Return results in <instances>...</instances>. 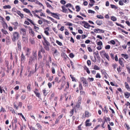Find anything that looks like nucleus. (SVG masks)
<instances>
[{
    "mask_svg": "<svg viewBox=\"0 0 130 130\" xmlns=\"http://www.w3.org/2000/svg\"><path fill=\"white\" fill-rule=\"evenodd\" d=\"M1 30L2 32L5 34L6 35L7 34H8L6 30H4L3 29H2Z\"/></svg>",
    "mask_w": 130,
    "mask_h": 130,
    "instance_id": "nucleus-29",
    "label": "nucleus"
},
{
    "mask_svg": "<svg viewBox=\"0 0 130 130\" xmlns=\"http://www.w3.org/2000/svg\"><path fill=\"white\" fill-rule=\"evenodd\" d=\"M122 59H123V58L122 59L119 58V62L120 65L122 67H124V64L123 62Z\"/></svg>",
    "mask_w": 130,
    "mask_h": 130,
    "instance_id": "nucleus-12",
    "label": "nucleus"
},
{
    "mask_svg": "<svg viewBox=\"0 0 130 130\" xmlns=\"http://www.w3.org/2000/svg\"><path fill=\"white\" fill-rule=\"evenodd\" d=\"M97 45H99L100 46H101L103 45V43L101 41H100L99 42H98L97 43Z\"/></svg>",
    "mask_w": 130,
    "mask_h": 130,
    "instance_id": "nucleus-45",
    "label": "nucleus"
},
{
    "mask_svg": "<svg viewBox=\"0 0 130 130\" xmlns=\"http://www.w3.org/2000/svg\"><path fill=\"white\" fill-rule=\"evenodd\" d=\"M125 87L127 89V90H130V87L128 84L126 83L125 82Z\"/></svg>",
    "mask_w": 130,
    "mask_h": 130,
    "instance_id": "nucleus-14",
    "label": "nucleus"
},
{
    "mask_svg": "<svg viewBox=\"0 0 130 130\" xmlns=\"http://www.w3.org/2000/svg\"><path fill=\"white\" fill-rule=\"evenodd\" d=\"M74 109H72V110H71L70 111V116L71 117L72 116V115H73V113H74Z\"/></svg>",
    "mask_w": 130,
    "mask_h": 130,
    "instance_id": "nucleus-42",
    "label": "nucleus"
},
{
    "mask_svg": "<svg viewBox=\"0 0 130 130\" xmlns=\"http://www.w3.org/2000/svg\"><path fill=\"white\" fill-rule=\"evenodd\" d=\"M78 32L80 34H82L83 32V30L81 29H79L78 30Z\"/></svg>",
    "mask_w": 130,
    "mask_h": 130,
    "instance_id": "nucleus-63",
    "label": "nucleus"
},
{
    "mask_svg": "<svg viewBox=\"0 0 130 130\" xmlns=\"http://www.w3.org/2000/svg\"><path fill=\"white\" fill-rule=\"evenodd\" d=\"M17 13L21 17V18H23L24 15L20 11H17Z\"/></svg>",
    "mask_w": 130,
    "mask_h": 130,
    "instance_id": "nucleus-13",
    "label": "nucleus"
},
{
    "mask_svg": "<svg viewBox=\"0 0 130 130\" xmlns=\"http://www.w3.org/2000/svg\"><path fill=\"white\" fill-rule=\"evenodd\" d=\"M96 17L100 19H103L104 18V17L101 15H96Z\"/></svg>",
    "mask_w": 130,
    "mask_h": 130,
    "instance_id": "nucleus-30",
    "label": "nucleus"
},
{
    "mask_svg": "<svg viewBox=\"0 0 130 130\" xmlns=\"http://www.w3.org/2000/svg\"><path fill=\"white\" fill-rule=\"evenodd\" d=\"M79 90H80L83 89V87L82 84L81 83H80L79 84Z\"/></svg>",
    "mask_w": 130,
    "mask_h": 130,
    "instance_id": "nucleus-38",
    "label": "nucleus"
},
{
    "mask_svg": "<svg viewBox=\"0 0 130 130\" xmlns=\"http://www.w3.org/2000/svg\"><path fill=\"white\" fill-rule=\"evenodd\" d=\"M20 31L21 33H22L21 31L22 32V34H23V36L26 35V30L24 28H21L20 29Z\"/></svg>",
    "mask_w": 130,
    "mask_h": 130,
    "instance_id": "nucleus-9",
    "label": "nucleus"
},
{
    "mask_svg": "<svg viewBox=\"0 0 130 130\" xmlns=\"http://www.w3.org/2000/svg\"><path fill=\"white\" fill-rule=\"evenodd\" d=\"M30 50L28 48H27L26 51V55L28 56L30 54Z\"/></svg>",
    "mask_w": 130,
    "mask_h": 130,
    "instance_id": "nucleus-20",
    "label": "nucleus"
},
{
    "mask_svg": "<svg viewBox=\"0 0 130 130\" xmlns=\"http://www.w3.org/2000/svg\"><path fill=\"white\" fill-rule=\"evenodd\" d=\"M85 125L86 126H90L91 125V123H85Z\"/></svg>",
    "mask_w": 130,
    "mask_h": 130,
    "instance_id": "nucleus-46",
    "label": "nucleus"
},
{
    "mask_svg": "<svg viewBox=\"0 0 130 130\" xmlns=\"http://www.w3.org/2000/svg\"><path fill=\"white\" fill-rule=\"evenodd\" d=\"M4 112L5 111V110L4 109L3 107H2L1 108L0 112Z\"/></svg>",
    "mask_w": 130,
    "mask_h": 130,
    "instance_id": "nucleus-62",
    "label": "nucleus"
},
{
    "mask_svg": "<svg viewBox=\"0 0 130 130\" xmlns=\"http://www.w3.org/2000/svg\"><path fill=\"white\" fill-rule=\"evenodd\" d=\"M110 6L112 8L115 9H117V7L116 5H113L111 4Z\"/></svg>",
    "mask_w": 130,
    "mask_h": 130,
    "instance_id": "nucleus-32",
    "label": "nucleus"
},
{
    "mask_svg": "<svg viewBox=\"0 0 130 130\" xmlns=\"http://www.w3.org/2000/svg\"><path fill=\"white\" fill-rule=\"evenodd\" d=\"M87 63L88 66H90L91 64V62L90 60H88L87 61Z\"/></svg>",
    "mask_w": 130,
    "mask_h": 130,
    "instance_id": "nucleus-58",
    "label": "nucleus"
},
{
    "mask_svg": "<svg viewBox=\"0 0 130 130\" xmlns=\"http://www.w3.org/2000/svg\"><path fill=\"white\" fill-rule=\"evenodd\" d=\"M21 61H24L25 60V56L24 55L23 53L22 52V54L21 56Z\"/></svg>",
    "mask_w": 130,
    "mask_h": 130,
    "instance_id": "nucleus-19",
    "label": "nucleus"
},
{
    "mask_svg": "<svg viewBox=\"0 0 130 130\" xmlns=\"http://www.w3.org/2000/svg\"><path fill=\"white\" fill-rule=\"evenodd\" d=\"M69 56L71 58H73L74 57V55L73 53H71L69 54Z\"/></svg>",
    "mask_w": 130,
    "mask_h": 130,
    "instance_id": "nucleus-56",
    "label": "nucleus"
},
{
    "mask_svg": "<svg viewBox=\"0 0 130 130\" xmlns=\"http://www.w3.org/2000/svg\"><path fill=\"white\" fill-rule=\"evenodd\" d=\"M106 54L104 50H102L100 52V54L101 56H105V55Z\"/></svg>",
    "mask_w": 130,
    "mask_h": 130,
    "instance_id": "nucleus-21",
    "label": "nucleus"
},
{
    "mask_svg": "<svg viewBox=\"0 0 130 130\" xmlns=\"http://www.w3.org/2000/svg\"><path fill=\"white\" fill-rule=\"evenodd\" d=\"M96 77L97 78H101V76L100 75V74L99 73H98L96 75Z\"/></svg>",
    "mask_w": 130,
    "mask_h": 130,
    "instance_id": "nucleus-60",
    "label": "nucleus"
},
{
    "mask_svg": "<svg viewBox=\"0 0 130 130\" xmlns=\"http://www.w3.org/2000/svg\"><path fill=\"white\" fill-rule=\"evenodd\" d=\"M104 56L108 60H109V57L107 54H105Z\"/></svg>",
    "mask_w": 130,
    "mask_h": 130,
    "instance_id": "nucleus-59",
    "label": "nucleus"
},
{
    "mask_svg": "<svg viewBox=\"0 0 130 130\" xmlns=\"http://www.w3.org/2000/svg\"><path fill=\"white\" fill-rule=\"evenodd\" d=\"M22 40L25 43H27L28 42L27 37L26 35L23 36H22Z\"/></svg>",
    "mask_w": 130,
    "mask_h": 130,
    "instance_id": "nucleus-3",
    "label": "nucleus"
},
{
    "mask_svg": "<svg viewBox=\"0 0 130 130\" xmlns=\"http://www.w3.org/2000/svg\"><path fill=\"white\" fill-rule=\"evenodd\" d=\"M46 5L47 7H48L50 8H51V9H53V7L48 3H46Z\"/></svg>",
    "mask_w": 130,
    "mask_h": 130,
    "instance_id": "nucleus-24",
    "label": "nucleus"
},
{
    "mask_svg": "<svg viewBox=\"0 0 130 130\" xmlns=\"http://www.w3.org/2000/svg\"><path fill=\"white\" fill-rule=\"evenodd\" d=\"M71 6H72V5L70 3H68V4H67L66 5V7H71Z\"/></svg>",
    "mask_w": 130,
    "mask_h": 130,
    "instance_id": "nucleus-49",
    "label": "nucleus"
},
{
    "mask_svg": "<svg viewBox=\"0 0 130 130\" xmlns=\"http://www.w3.org/2000/svg\"><path fill=\"white\" fill-rule=\"evenodd\" d=\"M56 43L60 46H61L62 45V43L58 40L56 41Z\"/></svg>",
    "mask_w": 130,
    "mask_h": 130,
    "instance_id": "nucleus-43",
    "label": "nucleus"
},
{
    "mask_svg": "<svg viewBox=\"0 0 130 130\" xmlns=\"http://www.w3.org/2000/svg\"><path fill=\"white\" fill-rule=\"evenodd\" d=\"M110 46L109 45H107L105 47V48L106 49H110Z\"/></svg>",
    "mask_w": 130,
    "mask_h": 130,
    "instance_id": "nucleus-52",
    "label": "nucleus"
},
{
    "mask_svg": "<svg viewBox=\"0 0 130 130\" xmlns=\"http://www.w3.org/2000/svg\"><path fill=\"white\" fill-rule=\"evenodd\" d=\"M37 54L36 52H35L33 54V58H34L35 59H37Z\"/></svg>",
    "mask_w": 130,
    "mask_h": 130,
    "instance_id": "nucleus-35",
    "label": "nucleus"
},
{
    "mask_svg": "<svg viewBox=\"0 0 130 130\" xmlns=\"http://www.w3.org/2000/svg\"><path fill=\"white\" fill-rule=\"evenodd\" d=\"M17 46L18 50L20 51L21 50V41L20 40H18L17 42Z\"/></svg>",
    "mask_w": 130,
    "mask_h": 130,
    "instance_id": "nucleus-7",
    "label": "nucleus"
},
{
    "mask_svg": "<svg viewBox=\"0 0 130 130\" xmlns=\"http://www.w3.org/2000/svg\"><path fill=\"white\" fill-rule=\"evenodd\" d=\"M42 43L44 45H45V44H46L47 45H49V43L46 40H44L43 41Z\"/></svg>",
    "mask_w": 130,
    "mask_h": 130,
    "instance_id": "nucleus-17",
    "label": "nucleus"
},
{
    "mask_svg": "<svg viewBox=\"0 0 130 130\" xmlns=\"http://www.w3.org/2000/svg\"><path fill=\"white\" fill-rule=\"evenodd\" d=\"M88 12L89 13H91L94 14L95 13V12L92 10H88Z\"/></svg>",
    "mask_w": 130,
    "mask_h": 130,
    "instance_id": "nucleus-50",
    "label": "nucleus"
},
{
    "mask_svg": "<svg viewBox=\"0 0 130 130\" xmlns=\"http://www.w3.org/2000/svg\"><path fill=\"white\" fill-rule=\"evenodd\" d=\"M50 13L52 14V15L54 18L57 19H59L60 18L57 15V14L56 13H55L52 12H51Z\"/></svg>",
    "mask_w": 130,
    "mask_h": 130,
    "instance_id": "nucleus-8",
    "label": "nucleus"
},
{
    "mask_svg": "<svg viewBox=\"0 0 130 130\" xmlns=\"http://www.w3.org/2000/svg\"><path fill=\"white\" fill-rule=\"evenodd\" d=\"M36 126H37V127L39 129V130H40V128H41V126L40 125V124L39 123H37L36 124Z\"/></svg>",
    "mask_w": 130,
    "mask_h": 130,
    "instance_id": "nucleus-57",
    "label": "nucleus"
},
{
    "mask_svg": "<svg viewBox=\"0 0 130 130\" xmlns=\"http://www.w3.org/2000/svg\"><path fill=\"white\" fill-rule=\"evenodd\" d=\"M52 73L54 74L55 73V68L54 67H52Z\"/></svg>",
    "mask_w": 130,
    "mask_h": 130,
    "instance_id": "nucleus-47",
    "label": "nucleus"
},
{
    "mask_svg": "<svg viewBox=\"0 0 130 130\" xmlns=\"http://www.w3.org/2000/svg\"><path fill=\"white\" fill-rule=\"evenodd\" d=\"M121 56H123L124 58L126 59H127L128 58V56L127 55L122 54H121Z\"/></svg>",
    "mask_w": 130,
    "mask_h": 130,
    "instance_id": "nucleus-26",
    "label": "nucleus"
},
{
    "mask_svg": "<svg viewBox=\"0 0 130 130\" xmlns=\"http://www.w3.org/2000/svg\"><path fill=\"white\" fill-rule=\"evenodd\" d=\"M3 26H4L6 27H7V24L4 21V23H3Z\"/></svg>",
    "mask_w": 130,
    "mask_h": 130,
    "instance_id": "nucleus-61",
    "label": "nucleus"
},
{
    "mask_svg": "<svg viewBox=\"0 0 130 130\" xmlns=\"http://www.w3.org/2000/svg\"><path fill=\"white\" fill-rule=\"evenodd\" d=\"M88 80H89V81L92 82L94 80V78H90L89 77L88 79Z\"/></svg>",
    "mask_w": 130,
    "mask_h": 130,
    "instance_id": "nucleus-51",
    "label": "nucleus"
},
{
    "mask_svg": "<svg viewBox=\"0 0 130 130\" xmlns=\"http://www.w3.org/2000/svg\"><path fill=\"white\" fill-rule=\"evenodd\" d=\"M62 9L63 12L66 13H68L67 9L66 8L62 6Z\"/></svg>",
    "mask_w": 130,
    "mask_h": 130,
    "instance_id": "nucleus-11",
    "label": "nucleus"
},
{
    "mask_svg": "<svg viewBox=\"0 0 130 130\" xmlns=\"http://www.w3.org/2000/svg\"><path fill=\"white\" fill-rule=\"evenodd\" d=\"M94 69L95 70H99L100 69V68L99 67L97 66L96 65H95L94 67Z\"/></svg>",
    "mask_w": 130,
    "mask_h": 130,
    "instance_id": "nucleus-27",
    "label": "nucleus"
},
{
    "mask_svg": "<svg viewBox=\"0 0 130 130\" xmlns=\"http://www.w3.org/2000/svg\"><path fill=\"white\" fill-rule=\"evenodd\" d=\"M86 69H85V70H86V71H87V72L88 74H89L90 73V71L89 70V69L88 68H87L86 67Z\"/></svg>",
    "mask_w": 130,
    "mask_h": 130,
    "instance_id": "nucleus-55",
    "label": "nucleus"
},
{
    "mask_svg": "<svg viewBox=\"0 0 130 130\" xmlns=\"http://www.w3.org/2000/svg\"><path fill=\"white\" fill-rule=\"evenodd\" d=\"M80 80L81 82H83L84 86H86L87 85L88 83H87V80L86 78L84 77H82L80 78Z\"/></svg>",
    "mask_w": 130,
    "mask_h": 130,
    "instance_id": "nucleus-2",
    "label": "nucleus"
},
{
    "mask_svg": "<svg viewBox=\"0 0 130 130\" xmlns=\"http://www.w3.org/2000/svg\"><path fill=\"white\" fill-rule=\"evenodd\" d=\"M106 121V119L105 118V121H104L103 122V123L102 124V126L103 128H104L105 127L104 126V125Z\"/></svg>",
    "mask_w": 130,
    "mask_h": 130,
    "instance_id": "nucleus-31",
    "label": "nucleus"
},
{
    "mask_svg": "<svg viewBox=\"0 0 130 130\" xmlns=\"http://www.w3.org/2000/svg\"><path fill=\"white\" fill-rule=\"evenodd\" d=\"M66 25L70 26H72L73 25V24L71 23H70L69 22H67V23L66 24Z\"/></svg>",
    "mask_w": 130,
    "mask_h": 130,
    "instance_id": "nucleus-48",
    "label": "nucleus"
},
{
    "mask_svg": "<svg viewBox=\"0 0 130 130\" xmlns=\"http://www.w3.org/2000/svg\"><path fill=\"white\" fill-rule=\"evenodd\" d=\"M125 125L127 127V130H129V129H130V128L129 127V126L126 123L125 124Z\"/></svg>",
    "mask_w": 130,
    "mask_h": 130,
    "instance_id": "nucleus-64",
    "label": "nucleus"
},
{
    "mask_svg": "<svg viewBox=\"0 0 130 130\" xmlns=\"http://www.w3.org/2000/svg\"><path fill=\"white\" fill-rule=\"evenodd\" d=\"M29 32L30 35L33 37L34 35V32L32 29H30L29 30Z\"/></svg>",
    "mask_w": 130,
    "mask_h": 130,
    "instance_id": "nucleus-15",
    "label": "nucleus"
},
{
    "mask_svg": "<svg viewBox=\"0 0 130 130\" xmlns=\"http://www.w3.org/2000/svg\"><path fill=\"white\" fill-rule=\"evenodd\" d=\"M3 8L4 9H10L11 8V6L10 5H5L4 6Z\"/></svg>",
    "mask_w": 130,
    "mask_h": 130,
    "instance_id": "nucleus-22",
    "label": "nucleus"
},
{
    "mask_svg": "<svg viewBox=\"0 0 130 130\" xmlns=\"http://www.w3.org/2000/svg\"><path fill=\"white\" fill-rule=\"evenodd\" d=\"M111 20L114 21H116L117 20L116 18L114 16L111 17Z\"/></svg>",
    "mask_w": 130,
    "mask_h": 130,
    "instance_id": "nucleus-34",
    "label": "nucleus"
},
{
    "mask_svg": "<svg viewBox=\"0 0 130 130\" xmlns=\"http://www.w3.org/2000/svg\"><path fill=\"white\" fill-rule=\"evenodd\" d=\"M85 116L86 117H88L89 116V112L87 111H86L85 112Z\"/></svg>",
    "mask_w": 130,
    "mask_h": 130,
    "instance_id": "nucleus-37",
    "label": "nucleus"
},
{
    "mask_svg": "<svg viewBox=\"0 0 130 130\" xmlns=\"http://www.w3.org/2000/svg\"><path fill=\"white\" fill-rule=\"evenodd\" d=\"M30 41L31 43V44H34L35 43V42L34 40V39H33V38L30 39Z\"/></svg>",
    "mask_w": 130,
    "mask_h": 130,
    "instance_id": "nucleus-33",
    "label": "nucleus"
},
{
    "mask_svg": "<svg viewBox=\"0 0 130 130\" xmlns=\"http://www.w3.org/2000/svg\"><path fill=\"white\" fill-rule=\"evenodd\" d=\"M13 38H12V41L13 42L15 41L16 40L19 39V33L17 32H15L13 33Z\"/></svg>",
    "mask_w": 130,
    "mask_h": 130,
    "instance_id": "nucleus-1",
    "label": "nucleus"
},
{
    "mask_svg": "<svg viewBox=\"0 0 130 130\" xmlns=\"http://www.w3.org/2000/svg\"><path fill=\"white\" fill-rule=\"evenodd\" d=\"M80 102H79V101H78L76 105V107L77 108H79L80 106Z\"/></svg>",
    "mask_w": 130,
    "mask_h": 130,
    "instance_id": "nucleus-39",
    "label": "nucleus"
},
{
    "mask_svg": "<svg viewBox=\"0 0 130 130\" xmlns=\"http://www.w3.org/2000/svg\"><path fill=\"white\" fill-rule=\"evenodd\" d=\"M75 8L76 9V11L77 12L79 11L80 9V7L78 5L76 6Z\"/></svg>",
    "mask_w": 130,
    "mask_h": 130,
    "instance_id": "nucleus-23",
    "label": "nucleus"
},
{
    "mask_svg": "<svg viewBox=\"0 0 130 130\" xmlns=\"http://www.w3.org/2000/svg\"><path fill=\"white\" fill-rule=\"evenodd\" d=\"M27 20L28 21H29L33 25H35V24L33 23V22L32 21V20H31V19H29V18H27Z\"/></svg>",
    "mask_w": 130,
    "mask_h": 130,
    "instance_id": "nucleus-40",
    "label": "nucleus"
},
{
    "mask_svg": "<svg viewBox=\"0 0 130 130\" xmlns=\"http://www.w3.org/2000/svg\"><path fill=\"white\" fill-rule=\"evenodd\" d=\"M94 31L96 33H100L101 32L102 33L104 32V30L100 29H94Z\"/></svg>",
    "mask_w": 130,
    "mask_h": 130,
    "instance_id": "nucleus-4",
    "label": "nucleus"
},
{
    "mask_svg": "<svg viewBox=\"0 0 130 130\" xmlns=\"http://www.w3.org/2000/svg\"><path fill=\"white\" fill-rule=\"evenodd\" d=\"M23 10L24 11L28 13H30V10L26 8L24 9H23Z\"/></svg>",
    "mask_w": 130,
    "mask_h": 130,
    "instance_id": "nucleus-28",
    "label": "nucleus"
},
{
    "mask_svg": "<svg viewBox=\"0 0 130 130\" xmlns=\"http://www.w3.org/2000/svg\"><path fill=\"white\" fill-rule=\"evenodd\" d=\"M82 23L84 24V27L85 28H89L90 25L88 23L85 21H83L82 22Z\"/></svg>",
    "mask_w": 130,
    "mask_h": 130,
    "instance_id": "nucleus-5",
    "label": "nucleus"
},
{
    "mask_svg": "<svg viewBox=\"0 0 130 130\" xmlns=\"http://www.w3.org/2000/svg\"><path fill=\"white\" fill-rule=\"evenodd\" d=\"M43 91L44 95V96H46L47 94V93L46 92V90L45 89L43 90Z\"/></svg>",
    "mask_w": 130,
    "mask_h": 130,
    "instance_id": "nucleus-53",
    "label": "nucleus"
},
{
    "mask_svg": "<svg viewBox=\"0 0 130 130\" xmlns=\"http://www.w3.org/2000/svg\"><path fill=\"white\" fill-rule=\"evenodd\" d=\"M31 12L34 14V16H36L39 18H40V17L37 14H36L35 12L34 11H32Z\"/></svg>",
    "mask_w": 130,
    "mask_h": 130,
    "instance_id": "nucleus-36",
    "label": "nucleus"
},
{
    "mask_svg": "<svg viewBox=\"0 0 130 130\" xmlns=\"http://www.w3.org/2000/svg\"><path fill=\"white\" fill-rule=\"evenodd\" d=\"M123 2V0H120L119 1V4L120 5H124Z\"/></svg>",
    "mask_w": 130,
    "mask_h": 130,
    "instance_id": "nucleus-25",
    "label": "nucleus"
},
{
    "mask_svg": "<svg viewBox=\"0 0 130 130\" xmlns=\"http://www.w3.org/2000/svg\"><path fill=\"white\" fill-rule=\"evenodd\" d=\"M45 29L47 30H45L44 31V33L47 35H49V33L48 31L49 30V28L48 27L46 28Z\"/></svg>",
    "mask_w": 130,
    "mask_h": 130,
    "instance_id": "nucleus-18",
    "label": "nucleus"
},
{
    "mask_svg": "<svg viewBox=\"0 0 130 130\" xmlns=\"http://www.w3.org/2000/svg\"><path fill=\"white\" fill-rule=\"evenodd\" d=\"M97 25L99 26L101 25L102 24V22L101 20H97L96 22Z\"/></svg>",
    "mask_w": 130,
    "mask_h": 130,
    "instance_id": "nucleus-10",
    "label": "nucleus"
},
{
    "mask_svg": "<svg viewBox=\"0 0 130 130\" xmlns=\"http://www.w3.org/2000/svg\"><path fill=\"white\" fill-rule=\"evenodd\" d=\"M35 60L34 58H33L32 57H30L29 58L28 63L29 64H32L33 62H34Z\"/></svg>",
    "mask_w": 130,
    "mask_h": 130,
    "instance_id": "nucleus-6",
    "label": "nucleus"
},
{
    "mask_svg": "<svg viewBox=\"0 0 130 130\" xmlns=\"http://www.w3.org/2000/svg\"><path fill=\"white\" fill-rule=\"evenodd\" d=\"M80 95H85V92L83 91H80Z\"/></svg>",
    "mask_w": 130,
    "mask_h": 130,
    "instance_id": "nucleus-41",
    "label": "nucleus"
},
{
    "mask_svg": "<svg viewBox=\"0 0 130 130\" xmlns=\"http://www.w3.org/2000/svg\"><path fill=\"white\" fill-rule=\"evenodd\" d=\"M60 2L61 4L63 5L65 4L66 3V2L64 0H61L60 1Z\"/></svg>",
    "mask_w": 130,
    "mask_h": 130,
    "instance_id": "nucleus-44",
    "label": "nucleus"
},
{
    "mask_svg": "<svg viewBox=\"0 0 130 130\" xmlns=\"http://www.w3.org/2000/svg\"><path fill=\"white\" fill-rule=\"evenodd\" d=\"M124 94L125 97L127 98H128L130 96V93L128 92H125Z\"/></svg>",
    "mask_w": 130,
    "mask_h": 130,
    "instance_id": "nucleus-16",
    "label": "nucleus"
},
{
    "mask_svg": "<svg viewBox=\"0 0 130 130\" xmlns=\"http://www.w3.org/2000/svg\"><path fill=\"white\" fill-rule=\"evenodd\" d=\"M93 54L95 55L96 56L99 55V54L98 51H96V52H94Z\"/></svg>",
    "mask_w": 130,
    "mask_h": 130,
    "instance_id": "nucleus-54",
    "label": "nucleus"
}]
</instances>
